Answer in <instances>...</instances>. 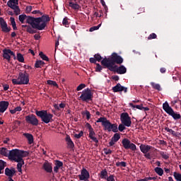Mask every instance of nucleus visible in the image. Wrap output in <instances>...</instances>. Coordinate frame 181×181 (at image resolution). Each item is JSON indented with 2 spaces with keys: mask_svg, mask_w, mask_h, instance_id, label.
Listing matches in <instances>:
<instances>
[{
  "mask_svg": "<svg viewBox=\"0 0 181 181\" xmlns=\"http://www.w3.org/2000/svg\"><path fill=\"white\" fill-rule=\"evenodd\" d=\"M25 19H26V23L30 25L33 29H37V30H43L46 28L47 22H50L49 15H44L38 18L28 16L26 14H21L18 16V20L21 23H25Z\"/></svg>",
  "mask_w": 181,
  "mask_h": 181,
  "instance_id": "nucleus-1",
  "label": "nucleus"
},
{
  "mask_svg": "<svg viewBox=\"0 0 181 181\" xmlns=\"http://www.w3.org/2000/svg\"><path fill=\"white\" fill-rule=\"evenodd\" d=\"M122 63H124V59L122 57L118 55L117 52H113L108 58L105 57L101 61L102 66H104L108 70L114 69L117 66L116 64H122Z\"/></svg>",
  "mask_w": 181,
  "mask_h": 181,
  "instance_id": "nucleus-2",
  "label": "nucleus"
},
{
  "mask_svg": "<svg viewBox=\"0 0 181 181\" xmlns=\"http://www.w3.org/2000/svg\"><path fill=\"white\" fill-rule=\"evenodd\" d=\"M29 156V153L23 150H19L18 148L11 150L9 151L10 160H13L14 162H21L23 160V158Z\"/></svg>",
  "mask_w": 181,
  "mask_h": 181,
  "instance_id": "nucleus-3",
  "label": "nucleus"
},
{
  "mask_svg": "<svg viewBox=\"0 0 181 181\" xmlns=\"http://www.w3.org/2000/svg\"><path fill=\"white\" fill-rule=\"evenodd\" d=\"M120 121L122 124H120L117 128L119 132H124V131L127 129L126 127H129L132 124V121H131V117H129L128 112H123L121 114Z\"/></svg>",
  "mask_w": 181,
  "mask_h": 181,
  "instance_id": "nucleus-4",
  "label": "nucleus"
},
{
  "mask_svg": "<svg viewBox=\"0 0 181 181\" xmlns=\"http://www.w3.org/2000/svg\"><path fill=\"white\" fill-rule=\"evenodd\" d=\"M35 115L37 117H39L41 121L45 122V124H49V122H52L53 121V114L47 112V110H36Z\"/></svg>",
  "mask_w": 181,
  "mask_h": 181,
  "instance_id": "nucleus-5",
  "label": "nucleus"
},
{
  "mask_svg": "<svg viewBox=\"0 0 181 181\" xmlns=\"http://www.w3.org/2000/svg\"><path fill=\"white\" fill-rule=\"evenodd\" d=\"M12 83L14 86H22L23 84H29V74L26 71L20 72L18 78L12 79Z\"/></svg>",
  "mask_w": 181,
  "mask_h": 181,
  "instance_id": "nucleus-6",
  "label": "nucleus"
},
{
  "mask_svg": "<svg viewBox=\"0 0 181 181\" xmlns=\"http://www.w3.org/2000/svg\"><path fill=\"white\" fill-rule=\"evenodd\" d=\"M163 110H164V111H165V112L168 114V115L173 117V119H180V114L175 112V110H173V109L171 107H170L168 101H165L163 104Z\"/></svg>",
  "mask_w": 181,
  "mask_h": 181,
  "instance_id": "nucleus-7",
  "label": "nucleus"
},
{
  "mask_svg": "<svg viewBox=\"0 0 181 181\" xmlns=\"http://www.w3.org/2000/svg\"><path fill=\"white\" fill-rule=\"evenodd\" d=\"M93 97V92H91V89L87 88L82 91L79 98L84 103H88V101H92Z\"/></svg>",
  "mask_w": 181,
  "mask_h": 181,
  "instance_id": "nucleus-8",
  "label": "nucleus"
},
{
  "mask_svg": "<svg viewBox=\"0 0 181 181\" xmlns=\"http://www.w3.org/2000/svg\"><path fill=\"white\" fill-rule=\"evenodd\" d=\"M19 0H8L7 6L11 9L14 10L15 15L18 16L21 13V8H19Z\"/></svg>",
  "mask_w": 181,
  "mask_h": 181,
  "instance_id": "nucleus-9",
  "label": "nucleus"
},
{
  "mask_svg": "<svg viewBox=\"0 0 181 181\" xmlns=\"http://www.w3.org/2000/svg\"><path fill=\"white\" fill-rule=\"evenodd\" d=\"M122 144L124 149H131V151H136V145L134 143L131 142V141L127 138H124L122 141Z\"/></svg>",
  "mask_w": 181,
  "mask_h": 181,
  "instance_id": "nucleus-10",
  "label": "nucleus"
},
{
  "mask_svg": "<svg viewBox=\"0 0 181 181\" xmlns=\"http://www.w3.org/2000/svg\"><path fill=\"white\" fill-rule=\"evenodd\" d=\"M25 121L27 124H30L33 127H37L39 125V119H37L36 115L33 114L25 116Z\"/></svg>",
  "mask_w": 181,
  "mask_h": 181,
  "instance_id": "nucleus-11",
  "label": "nucleus"
},
{
  "mask_svg": "<svg viewBox=\"0 0 181 181\" xmlns=\"http://www.w3.org/2000/svg\"><path fill=\"white\" fill-rule=\"evenodd\" d=\"M0 28L4 33H9L12 29L11 27L8 26V23L2 17H0Z\"/></svg>",
  "mask_w": 181,
  "mask_h": 181,
  "instance_id": "nucleus-12",
  "label": "nucleus"
},
{
  "mask_svg": "<svg viewBox=\"0 0 181 181\" xmlns=\"http://www.w3.org/2000/svg\"><path fill=\"white\" fill-rule=\"evenodd\" d=\"M109 70L110 71L117 73V74H125V73H127V68L124 65H121L120 66H118V65H117L116 68Z\"/></svg>",
  "mask_w": 181,
  "mask_h": 181,
  "instance_id": "nucleus-13",
  "label": "nucleus"
},
{
  "mask_svg": "<svg viewBox=\"0 0 181 181\" xmlns=\"http://www.w3.org/2000/svg\"><path fill=\"white\" fill-rule=\"evenodd\" d=\"M113 93H119L124 91V93H128V88L124 87L121 85V83H117L115 86L112 88Z\"/></svg>",
  "mask_w": 181,
  "mask_h": 181,
  "instance_id": "nucleus-14",
  "label": "nucleus"
},
{
  "mask_svg": "<svg viewBox=\"0 0 181 181\" xmlns=\"http://www.w3.org/2000/svg\"><path fill=\"white\" fill-rule=\"evenodd\" d=\"M11 54L13 55V51L10 49H4L3 50V57L7 60L8 63H11Z\"/></svg>",
  "mask_w": 181,
  "mask_h": 181,
  "instance_id": "nucleus-15",
  "label": "nucleus"
},
{
  "mask_svg": "<svg viewBox=\"0 0 181 181\" xmlns=\"http://www.w3.org/2000/svg\"><path fill=\"white\" fill-rule=\"evenodd\" d=\"M79 180H86V179H90V173L86 168H83L81 170V175H78Z\"/></svg>",
  "mask_w": 181,
  "mask_h": 181,
  "instance_id": "nucleus-16",
  "label": "nucleus"
},
{
  "mask_svg": "<svg viewBox=\"0 0 181 181\" xmlns=\"http://www.w3.org/2000/svg\"><path fill=\"white\" fill-rule=\"evenodd\" d=\"M42 169L47 172V173H52V172H53V166L52 163L45 161L42 165Z\"/></svg>",
  "mask_w": 181,
  "mask_h": 181,
  "instance_id": "nucleus-17",
  "label": "nucleus"
},
{
  "mask_svg": "<svg viewBox=\"0 0 181 181\" xmlns=\"http://www.w3.org/2000/svg\"><path fill=\"white\" fill-rule=\"evenodd\" d=\"M16 173V170H15V168H6L5 169V175L6 176H8V180L9 179H12V177H13V176H15V174Z\"/></svg>",
  "mask_w": 181,
  "mask_h": 181,
  "instance_id": "nucleus-18",
  "label": "nucleus"
},
{
  "mask_svg": "<svg viewBox=\"0 0 181 181\" xmlns=\"http://www.w3.org/2000/svg\"><path fill=\"white\" fill-rule=\"evenodd\" d=\"M139 148L142 153H148L152 149V146L141 144Z\"/></svg>",
  "mask_w": 181,
  "mask_h": 181,
  "instance_id": "nucleus-19",
  "label": "nucleus"
},
{
  "mask_svg": "<svg viewBox=\"0 0 181 181\" xmlns=\"http://www.w3.org/2000/svg\"><path fill=\"white\" fill-rule=\"evenodd\" d=\"M9 107V102L1 101L0 102V112H5L6 110H8Z\"/></svg>",
  "mask_w": 181,
  "mask_h": 181,
  "instance_id": "nucleus-20",
  "label": "nucleus"
},
{
  "mask_svg": "<svg viewBox=\"0 0 181 181\" xmlns=\"http://www.w3.org/2000/svg\"><path fill=\"white\" fill-rule=\"evenodd\" d=\"M61 168H63V162L59 160H55V166L54 167V173H58L59 169H60Z\"/></svg>",
  "mask_w": 181,
  "mask_h": 181,
  "instance_id": "nucleus-21",
  "label": "nucleus"
},
{
  "mask_svg": "<svg viewBox=\"0 0 181 181\" xmlns=\"http://www.w3.org/2000/svg\"><path fill=\"white\" fill-rule=\"evenodd\" d=\"M89 132V138L93 141L95 144H98V140L97 137H95V132H94V129L88 130Z\"/></svg>",
  "mask_w": 181,
  "mask_h": 181,
  "instance_id": "nucleus-22",
  "label": "nucleus"
},
{
  "mask_svg": "<svg viewBox=\"0 0 181 181\" xmlns=\"http://www.w3.org/2000/svg\"><path fill=\"white\" fill-rule=\"evenodd\" d=\"M9 152H11V151L5 147L0 148V155H1V156H5L6 158H9Z\"/></svg>",
  "mask_w": 181,
  "mask_h": 181,
  "instance_id": "nucleus-23",
  "label": "nucleus"
},
{
  "mask_svg": "<svg viewBox=\"0 0 181 181\" xmlns=\"http://www.w3.org/2000/svg\"><path fill=\"white\" fill-rule=\"evenodd\" d=\"M66 141L67 142L68 148H69L70 149H73L74 148V143L73 142V141H71L70 136H66Z\"/></svg>",
  "mask_w": 181,
  "mask_h": 181,
  "instance_id": "nucleus-24",
  "label": "nucleus"
},
{
  "mask_svg": "<svg viewBox=\"0 0 181 181\" xmlns=\"http://www.w3.org/2000/svg\"><path fill=\"white\" fill-rule=\"evenodd\" d=\"M100 179H105L107 180V177H109L108 171L106 169L102 170L100 173Z\"/></svg>",
  "mask_w": 181,
  "mask_h": 181,
  "instance_id": "nucleus-25",
  "label": "nucleus"
},
{
  "mask_svg": "<svg viewBox=\"0 0 181 181\" xmlns=\"http://www.w3.org/2000/svg\"><path fill=\"white\" fill-rule=\"evenodd\" d=\"M111 122H110V120L107 119L105 120V122L103 123V128L105 131H107L108 132H110V129L111 127Z\"/></svg>",
  "mask_w": 181,
  "mask_h": 181,
  "instance_id": "nucleus-26",
  "label": "nucleus"
},
{
  "mask_svg": "<svg viewBox=\"0 0 181 181\" xmlns=\"http://www.w3.org/2000/svg\"><path fill=\"white\" fill-rule=\"evenodd\" d=\"M165 131H167V132H169L170 134H173V136H178L180 135V133L175 132L173 129H169V127H165Z\"/></svg>",
  "mask_w": 181,
  "mask_h": 181,
  "instance_id": "nucleus-27",
  "label": "nucleus"
},
{
  "mask_svg": "<svg viewBox=\"0 0 181 181\" xmlns=\"http://www.w3.org/2000/svg\"><path fill=\"white\" fill-rule=\"evenodd\" d=\"M23 135L27 138L28 141V144L31 145V144L33 142V135L29 133H24Z\"/></svg>",
  "mask_w": 181,
  "mask_h": 181,
  "instance_id": "nucleus-28",
  "label": "nucleus"
},
{
  "mask_svg": "<svg viewBox=\"0 0 181 181\" xmlns=\"http://www.w3.org/2000/svg\"><path fill=\"white\" fill-rule=\"evenodd\" d=\"M151 86L154 90H158V91H162V88L159 83H155V82H151Z\"/></svg>",
  "mask_w": 181,
  "mask_h": 181,
  "instance_id": "nucleus-29",
  "label": "nucleus"
},
{
  "mask_svg": "<svg viewBox=\"0 0 181 181\" xmlns=\"http://www.w3.org/2000/svg\"><path fill=\"white\" fill-rule=\"evenodd\" d=\"M111 131L112 132H118V124L111 123L109 132H111Z\"/></svg>",
  "mask_w": 181,
  "mask_h": 181,
  "instance_id": "nucleus-30",
  "label": "nucleus"
},
{
  "mask_svg": "<svg viewBox=\"0 0 181 181\" xmlns=\"http://www.w3.org/2000/svg\"><path fill=\"white\" fill-rule=\"evenodd\" d=\"M17 170L18 172H19L20 173H22V166H23V165H25V161L23 160H22L20 162H17Z\"/></svg>",
  "mask_w": 181,
  "mask_h": 181,
  "instance_id": "nucleus-31",
  "label": "nucleus"
},
{
  "mask_svg": "<svg viewBox=\"0 0 181 181\" xmlns=\"http://www.w3.org/2000/svg\"><path fill=\"white\" fill-rule=\"evenodd\" d=\"M45 62L42 60L36 61L35 64V69L41 68L42 66H45Z\"/></svg>",
  "mask_w": 181,
  "mask_h": 181,
  "instance_id": "nucleus-32",
  "label": "nucleus"
},
{
  "mask_svg": "<svg viewBox=\"0 0 181 181\" xmlns=\"http://www.w3.org/2000/svg\"><path fill=\"white\" fill-rule=\"evenodd\" d=\"M26 32L28 33H30V35H34V33H37V31L35 29H33V28L32 26H27V28H26Z\"/></svg>",
  "mask_w": 181,
  "mask_h": 181,
  "instance_id": "nucleus-33",
  "label": "nucleus"
},
{
  "mask_svg": "<svg viewBox=\"0 0 181 181\" xmlns=\"http://www.w3.org/2000/svg\"><path fill=\"white\" fill-rule=\"evenodd\" d=\"M76 3L74 2H69V6L72 8V9H80V5L77 4V1H75Z\"/></svg>",
  "mask_w": 181,
  "mask_h": 181,
  "instance_id": "nucleus-34",
  "label": "nucleus"
},
{
  "mask_svg": "<svg viewBox=\"0 0 181 181\" xmlns=\"http://www.w3.org/2000/svg\"><path fill=\"white\" fill-rule=\"evenodd\" d=\"M154 172H156V173H157V175H158V176L163 175V169H162L159 167H156V168H154Z\"/></svg>",
  "mask_w": 181,
  "mask_h": 181,
  "instance_id": "nucleus-35",
  "label": "nucleus"
},
{
  "mask_svg": "<svg viewBox=\"0 0 181 181\" xmlns=\"http://www.w3.org/2000/svg\"><path fill=\"white\" fill-rule=\"evenodd\" d=\"M6 166V162L4 161V160H0V175L2 173V170L5 169Z\"/></svg>",
  "mask_w": 181,
  "mask_h": 181,
  "instance_id": "nucleus-36",
  "label": "nucleus"
},
{
  "mask_svg": "<svg viewBox=\"0 0 181 181\" xmlns=\"http://www.w3.org/2000/svg\"><path fill=\"white\" fill-rule=\"evenodd\" d=\"M112 139L114 140V142H118L119 139H121V135L118 133H115L112 137Z\"/></svg>",
  "mask_w": 181,
  "mask_h": 181,
  "instance_id": "nucleus-37",
  "label": "nucleus"
},
{
  "mask_svg": "<svg viewBox=\"0 0 181 181\" xmlns=\"http://www.w3.org/2000/svg\"><path fill=\"white\" fill-rule=\"evenodd\" d=\"M129 106L132 107V108H136L137 110H141L144 108L143 105H134V103H129Z\"/></svg>",
  "mask_w": 181,
  "mask_h": 181,
  "instance_id": "nucleus-38",
  "label": "nucleus"
},
{
  "mask_svg": "<svg viewBox=\"0 0 181 181\" xmlns=\"http://www.w3.org/2000/svg\"><path fill=\"white\" fill-rule=\"evenodd\" d=\"M17 60L20 62V63H23L25 62V58L23 57V55L21 53L17 54Z\"/></svg>",
  "mask_w": 181,
  "mask_h": 181,
  "instance_id": "nucleus-39",
  "label": "nucleus"
},
{
  "mask_svg": "<svg viewBox=\"0 0 181 181\" xmlns=\"http://www.w3.org/2000/svg\"><path fill=\"white\" fill-rule=\"evenodd\" d=\"M62 25L63 26H65V28H69V26H70V23H69V18H67V17H65L63 19Z\"/></svg>",
  "mask_w": 181,
  "mask_h": 181,
  "instance_id": "nucleus-40",
  "label": "nucleus"
},
{
  "mask_svg": "<svg viewBox=\"0 0 181 181\" xmlns=\"http://www.w3.org/2000/svg\"><path fill=\"white\" fill-rule=\"evenodd\" d=\"M174 178L176 181H181V174L177 172L173 173Z\"/></svg>",
  "mask_w": 181,
  "mask_h": 181,
  "instance_id": "nucleus-41",
  "label": "nucleus"
},
{
  "mask_svg": "<svg viewBox=\"0 0 181 181\" xmlns=\"http://www.w3.org/2000/svg\"><path fill=\"white\" fill-rule=\"evenodd\" d=\"M39 56L42 60H45V62H49V57H47V56H46V54L43 53V52H40Z\"/></svg>",
  "mask_w": 181,
  "mask_h": 181,
  "instance_id": "nucleus-42",
  "label": "nucleus"
},
{
  "mask_svg": "<svg viewBox=\"0 0 181 181\" xmlns=\"http://www.w3.org/2000/svg\"><path fill=\"white\" fill-rule=\"evenodd\" d=\"M116 166L117 168H119V166H122V168H127V163L125 161H118L117 163H116Z\"/></svg>",
  "mask_w": 181,
  "mask_h": 181,
  "instance_id": "nucleus-43",
  "label": "nucleus"
},
{
  "mask_svg": "<svg viewBox=\"0 0 181 181\" xmlns=\"http://www.w3.org/2000/svg\"><path fill=\"white\" fill-rule=\"evenodd\" d=\"M82 115L86 116V119L88 121L90 118H91V114L88 112V110H86L81 112Z\"/></svg>",
  "mask_w": 181,
  "mask_h": 181,
  "instance_id": "nucleus-44",
  "label": "nucleus"
},
{
  "mask_svg": "<svg viewBox=\"0 0 181 181\" xmlns=\"http://www.w3.org/2000/svg\"><path fill=\"white\" fill-rule=\"evenodd\" d=\"M47 83L49 86H53L54 87H59V85L57 84V83H56V81H52V80H48L47 81Z\"/></svg>",
  "mask_w": 181,
  "mask_h": 181,
  "instance_id": "nucleus-45",
  "label": "nucleus"
},
{
  "mask_svg": "<svg viewBox=\"0 0 181 181\" xmlns=\"http://www.w3.org/2000/svg\"><path fill=\"white\" fill-rule=\"evenodd\" d=\"M101 28V24H99L96 26H93L89 29V32H94V30H98Z\"/></svg>",
  "mask_w": 181,
  "mask_h": 181,
  "instance_id": "nucleus-46",
  "label": "nucleus"
},
{
  "mask_svg": "<svg viewBox=\"0 0 181 181\" xmlns=\"http://www.w3.org/2000/svg\"><path fill=\"white\" fill-rule=\"evenodd\" d=\"M107 121V117H100L96 122H102V126L104 125V123Z\"/></svg>",
  "mask_w": 181,
  "mask_h": 181,
  "instance_id": "nucleus-47",
  "label": "nucleus"
},
{
  "mask_svg": "<svg viewBox=\"0 0 181 181\" xmlns=\"http://www.w3.org/2000/svg\"><path fill=\"white\" fill-rule=\"evenodd\" d=\"M101 70H103V66L100 65V64H96L95 71L98 73H101Z\"/></svg>",
  "mask_w": 181,
  "mask_h": 181,
  "instance_id": "nucleus-48",
  "label": "nucleus"
},
{
  "mask_svg": "<svg viewBox=\"0 0 181 181\" xmlns=\"http://www.w3.org/2000/svg\"><path fill=\"white\" fill-rule=\"evenodd\" d=\"M160 156H162L163 159H165V160L169 159V156L168 154L165 153V152H163V151H160Z\"/></svg>",
  "mask_w": 181,
  "mask_h": 181,
  "instance_id": "nucleus-49",
  "label": "nucleus"
},
{
  "mask_svg": "<svg viewBox=\"0 0 181 181\" xmlns=\"http://www.w3.org/2000/svg\"><path fill=\"white\" fill-rule=\"evenodd\" d=\"M94 57H95L96 62H101V60H103V57H101V55L100 54H95L94 55Z\"/></svg>",
  "mask_w": 181,
  "mask_h": 181,
  "instance_id": "nucleus-50",
  "label": "nucleus"
},
{
  "mask_svg": "<svg viewBox=\"0 0 181 181\" xmlns=\"http://www.w3.org/2000/svg\"><path fill=\"white\" fill-rule=\"evenodd\" d=\"M83 88H86V84L81 83L76 88V91H81Z\"/></svg>",
  "mask_w": 181,
  "mask_h": 181,
  "instance_id": "nucleus-51",
  "label": "nucleus"
},
{
  "mask_svg": "<svg viewBox=\"0 0 181 181\" xmlns=\"http://www.w3.org/2000/svg\"><path fill=\"white\" fill-rule=\"evenodd\" d=\"M156 37H158V36L155 33H153L149 35V36L148 37V40H152V39H156Z\"/></svg>",
  "mask_w": 181,
  "mask_h": 181,
  "instance_id": "nucleus-52",
  "label": "nucleus"
},
{
  "mask_svg": "<svg viewBox=\"0 0 181 181\" xmlns=\"http://www.w3.org/2000/svg\"><path fill=\"white\" fill-rule=\"evenodd\" d=\"M83 131H81L78 134H75L74 137L76 138V139H80V138L83 136Z\"/></svg>",
  "mask_w": 181,
  "mask_h": 181,
  "instance_id": "nucleus-53",
  "label": "nucleus"
},
{
  "mask_svg": "<svg viewBox=\"0 0 181 181\" xmlns=\"http://www.w3.org/2000/svg\"><path fill=\"white\" fill-rule=\"evenodd\" d=\"M103 151L105 155H111V153H112V151L111 149L104 148Z\"/></svg>",
  "mask_w": 181,
  "mask_h": 181,
  "instance_id": "nucleus-54",
  "label": "nucleus"
},
{
  "mask_svg": "<svg viewBox=\"0 0 181 181\" xmlns=\"http://www.w3.org/2000/svg\"><path fill=\"white\" fill-rule=\"evenodd\" d=\"M90 63H93V64H97V59H95V57H91L89 59Z\"/></svg>",
  "mask_w": 181,
  "mask_h": 181,
  "instance_id": "nucleus-55",
  "label": "nucleus"
},
{
  "mask_svg": "<svg viewBox=\"0 0 181 181\" xmlns=\"http://www.w3.org/2000/svg\"><path fill=\"white\" fill-rule=\"evenodd\" d=\"M32 6H28L25 8L26 13H30L32 12Z\"/></svg>",
  "mask_w": 181,
  "mask_h": 181,
  "instance_id": "nucleus-56",
  "label": "nucleus"
},
{
  "mask_svg": "<svg viewBox=\"0 0 181 181\" xmlns=\"http://www.w3.org/2000/svg\"><path fill=\"white\" fill-rule=\"evenodd\" d=\"M32 13H33V15H36V13H39V15H40V16H43V13H42L39 10H35V11H33L32 12Z\"/></svg>",
  "mask_w": 181,
  "mask_h": 181,
  "instance_id": "nucleus-57",
  "label": "nucleus"
},
{
  "mask_svg": "<svg viewBox=\"0 0 181 181\" xmlns=\"http://www.w3.org/2000/svg\"><path fill=\"white\" fill-rule=\"evenodd\" d=\"M107 181H115V178H114V175H110L107 179Z\"/></svg>",
  "mask_w": 181,
  "mask_h": 181,
  "instance_id": "nucleus-58",
  "label": "nucleus"
},
{
  "mask_svg": "<svg viewBox=\"0 0 181 181\" xmlns=\"http://www.w3.org/2000/svg\"><path fill=\"white\" fill-rule=\"evenodd\" d=\"M144 180L148 181V180H156V177H145Z\"/></svg>",
  "mask_w": 181,
  "mask_h": 181,
  "instance_id": "nucleus-59",
  "label": "nucleus"
},
{
  "mask_svg": "<svg viewBox=\"0 0 181 181\" xmlns=\"http://www.w3.org/2000/svg\"><path fill=\"white\" fill-rule=\"evenodd\" d=\"M177 103H180V105H181V100H179V99H176V100H173V101L171 102V104H172L173 105H175V104H177Z\"/></svg>",
  "mask_w": 181,
  "mask_h": 181,
  "instance_id": "nucleus-60",
  "label": "nucleus"
},
{
  "mask_svg": "<svg viewBox=\"0 0 181 181\" xmlns=\"http://www.w3.org/2000/svg\"><path fill=\"white\" fill-rule=\"evenodd\" d=\"M85 126L88 128V131L93 129V127H91V124L88 122H86Z\"/></svg>",
  "mask_w": 181,
  "mask_h": 181,
  "instance_id": "nucleus-61",
  "label": "nucleus"
},
{
  "mask_svg": "<svg viewBox=\"0 0 181 181\" xmlns=\"http://www.w3.org/2000/svg\"><path fill=\"white\" fill-rule=\"evenodd\" d=\"M115 143H117V141H114V140L111 139L110 141L109 142V146H114V145H115Z\"/></svg>",
  "mask_w": 181,
  "mask_h": 181,
  "instance_id": "nucleus-62",
  "label": "nucleus"
},
{
  "mask_svg": "<svg viewBox=\"0 0 181 181\" xmlns=\"http://www.w3.org/2000/svg\"><path fill=\"white\" fill-rule=\"evenodd\" d=\"M10 21H11V25H16V22H15V18L11 17Z\"/></svg>",
  "mask_w": 181,
  "mask_h": 181,
  "instance_id": "nucleus-63",
  "label": "nucleus"
},
{
  "mask_svg": "<svg viewBox=\"0 0 181 181\" xmlns=\"http://www.w3.org/2000/svg\"><path fill=\"white\" fill-rule=\"evenodd\" d=\"M3 88L4 91H8V90H9V85H7V84L3 85Z\"/></svg>",
  "mask_w": 181,
  "mask_h": 181,
  "instance_id": "nucleus-64",
  "label": "nucleus"
}]
</instances>
